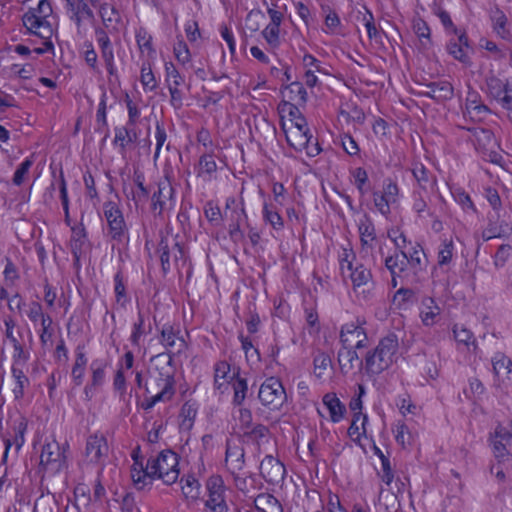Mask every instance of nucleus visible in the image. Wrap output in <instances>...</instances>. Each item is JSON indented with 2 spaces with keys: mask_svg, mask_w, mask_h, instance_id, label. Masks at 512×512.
I'll return each instance as SVG.
<instances>
[{
  "mask_svg": "<svg viewBox=\"0 0 512 512\" xmlns=\"http://www.w3.org/2000/svg\"><path fill=\"white\" fill-rule=\"evenodd\" d=\"M453 256L452 241H443L438 251V265L444 266L451 262Z\"/></svg>",
  "mask_w": 512,
  "mask_h": 512,
  "instance_id": "5fc2aeb1",
  "label": "nucleus"
},
{
  "mask_svg": "<svg viewBox=\"0 0 512 512\" xmlns=\"http://www.w3.org/2000/svg\"><path fill=\"white\" fill-rule=\"evenodd\" d=\"M207 500L205 507L210 512H227L226 486L220 475H212L206 480Z\"/></svg>",
  "mask_w": 512,
  "mask_h": 512,
  "instance_id": "423d86ee",
  "label": "nucleus"
},
{
  "mask_svg": "<svg viewBox=\"0 0 512 512\" xmlns=\"http://www.w3.org/2000/svg\"><path fill=\"white\" fill-rule=\"evenodd\" d=\"M358 230L362 246L372 247L376 239V233L374 224L367 214H364L359 220Z\"/></svg>",
  "mask_w": 512,
  "mask_h": 512,
  "instance_id": "cd10ccee",
  "label": "nucleus"
},
{
  "mask_svg": "<svg viewBox=\"0 0 512 512\" xmlns=\"http://www.w3.org/2000/svg\"><path fill=\"white\" fill-rule=\"evenodd\" d=\"M22 21L30 33L42 39H49L52 36L53 30L49 21L47 19H38L33 12H26L22 17Z\"/></svg>",
  "mask_w": 512,
  "mask_h": 512,
  "instance_id": "dca6fc26",
  "label": "nucleus"
},
{
  "mask_svg": "<svg viewBox=\"0 0 512 512\" xmlns=\"http://www.w3.org/2000/svg\"><path fill=\"white\" fill-rule=\"evenodd\" d=\"M230 371V365L226 361H219L214 366V387L220 393H224L229 382L236 378V375L234 373L231 375Z\"/></svg>",
  "mask_w": 512,
  "mask_h": 512,
  "instance_id": "412c9836",
  "label": "nucleus"
},
{
  "mask_svg": "<svg viewBox=\"0 0 512 512\" xmlns=\"http://www.w3.org/2000/svg\"><path fill=\"white\" fill-rule=\"evenodd\" d=\"M354 259L355 254L352 250L343 249V252L340 255V269L343 276H346V274L354 267Z\"/></svg>",
  "mask_w": 512,
  "mask_h": 512,
  "instance_id": "0e129e2a",
  "label": "nucleus"
},
{
  "mask_svg": "<svg viewBox=\"0 0 512 512\" xmlns=\"http://www.w3.org/2000/svg\"><path fill=\"white\" fill-rule=\"evenodd\" d=\"M231 221L229 225V235L232 240L243 239L244 234L240 229L241 223L247 219L244 207L233 209L228 217Z\"/></svg>",
  "mask_w": 512,
  "mask_h": 512,
  "instance_id": "393cba45",
  "label": "nucleus"
},
{
  "mask_svg": "<svg viewBox=\"0 0 512 512\" xmlns=\"http://www.w3.org/2000/svg\"><path fill=\"white\" fill-rule=\"evenodd\" d=\"M289 91L288 98L291 101H296L300 104H305L307 101V92L304 88L303 84L300 82H292L290 85L286 87Z\"/></svg>",
  "mask_w": 512,
  "mask_h": 512,
  "instance_id": "09e8293b",
  "label": "nucleus"
},
{
  "mask_svg": "<svg viewBox=\"0 0 512 512\" xmlns=\"http://www.w3.org/2000/svg\"><path fill=\"white\" fill-rule=\"evenodd\" d=\"M367 340V333L359 320L346 323L341 327L340 342L343 346L362 349L366 347Z\"/></svg>",
  "mask_w": 512,
  "mask_h": 512,
  "instance_id": "9b49d317",
  "label": "nucleus"
},
{
  "mask_svg": "<svg viewBox=\"0 0 512 512\" xmlns=\"http://www.w3.org/2000/svg\"><path fill=\"white\" fill-rule=\"evenodd\" d=\"M103 210L110 237L119 243L123 242L127 238V226L121 210L111 201L104 204Z\"/></svg>",
  "mask_w": 512,
  "mask_h": 512,
  "instance_id": "0eeeda50",
  "label": "nucleus"
},
{
  "mask_svg": "<svg viewBox=\"0 0 512 512\" xmlns=\"http://www.w3.org/2000/svg\"><path fill=\"white\" fill-rule=\"evenodd\" d=\"M136 42L141 50L146 49L150 52H154L152 48V36L149 35L145 29L140 28L136 32Z\"/></svg>",
  "mask_w": 512,
  "mask_h": 512,
  "instance_id": "338daca9",
  "label": "nucleus"
},
{
  "mask_svg": "<svg viewBox=\"0 0 512 512\" xmlns=\"http://www.w3.org/2000/svg\"><path fill=\"white\" fill-rule=\"evenodd\" d=\"M137 139L138 135L133 126L127 124V126L115 128L113 144L119 146L121 153H125L126 147L129 144L135 143Z\"/></svg>",
  "mask_w": 512,
  "mask_h": 512,
  "instance_id": "b1692460",
  "label": "nucleus"
},
{
  "mask_svg": "<svg viewBox=\"0 0 512 512\" xmlns=\"http://www.w3.org/2000/svg\"><path fill=\"white\" fill-rule=\"evenodd\" d=\"M498 103L504 110H506L507 117L512 121V84L506 91H504V94Z\"/></svg>",
  "mask_w": 512,
  "mask_h": 512,
  "instance_id": "774afa93",
  "label": "nucleus"
},
{
  "mask_svg": "<svg viewBox=\"0 0 512 512\" xmlns=\"http://www.w3.org/2000/svg\"><path fill=\"white\" fill-rule=\"evenodd\" d=\"M245 452L244 448L231 441H227L226 443V451H225V463L228 466V470L231 474H235L240 472L245 465Z\"/></svg>",
  "mask_w": 512,
  "mask_h": 512,
  "instance_id": "2eb2a0df",
  "label": "nucleus"
},
{
  "mask_svg": "<svg viewBox=\"0 0 512 512\" xmlns=\"http://www.w3.org/2000/svg\"><path fill=\"white\" fill-rule=\"evenodd\" d=\"M4 325H5L6 338L11 342V344L18 342L19 339H18L17 335L19 337H21L22 334H21L20 330H17L15 332V328L17 326L16 321L11 316H7L4 318Z\"/></svg>",
  "mask_w": 512,
  "mask_h": 512,
  "instance_id": "13d9d810",
  "label": "nucleus"
},
{
  "mask_svg": "<svg viewBox=\"0 0 512 512\" xmlns=\"http://www.w3.org/2000/svg\"><path fill=\"white\" fill-rule=\"evenodd\" d=\"M132 457L135 462L131 470V477L135 485L138 486V489H143L146 485L151 484V481L154 479L153 475L149 471V463L147 462L146 467H144L142 462L138 461L135 451L133 452Z\"/></svg>",
  "mask_w": 512,
  "mask_h": 512,
  "instance_id": "4be33fe9",
  "label": "nucleus"
},
{
  "mask_svg": "<svg viewBox=\"0 0 512 512\" xmlns=\"http://www.w3.org/2000/svg\"><path fill=\"white\" fill-rule=\"evenodd\" d=\"M262 35L271 47H277L280 43L279 27L276 25H267L262 31Z\"/></svg>",
  "mask_w": 512,
  "mask_h": 512,
  "instance_id": "680f3d73",
  "label": "nucleus"
},
{
  "mask_svg": "<svg viewBox=\"0 0 512 512\" xmlns=\"http://www.w3.org/2000/svg\"><path fill=\"white\" fill-rule=\"evenodd\" d=\"M258 398L263 406L278 411L287 400V394L281 381L275 377L267 378L260 386Z\"/></svg>",
  "mask_w": 512,
  "mask_h": 512,
  "instance_id": "20e7f679",
  "label": "nucleus"
},
{
  "mask_svg": "<svg viewBox=\"0 0 512 512\" xmlns=\"http://www.w3.org/2000/svg\"><path fill=\"white\" fill-rule=\"evenodd\" d=\"M323 404L329 410L333 422H339L346 412L345 405L341 403L335 393H327L323 396Z\"/></svg>",
  "mask_w": 512,
  "mask_h": 512,
  "instance_id": "a878e982",
  "label": "nucleus"
},
{
  "mask_svg": "<svg viewBox=\"0 0 512 512\" xmlns=\"http://www.w3.org/2000/svg\"><path fill=\"white\" fill-rule=\"evenodd\" d=\"M510 438V434L507 431L502 429L495 431V436L492 439L493 453L494 456L499 461H504L509 457V453L506 449V445L503 443V440H507Z\"/></svg>",
  "mask_w": 512,
  "mask_h": 512,
  "instance_id": "f704fd0d",
  "label": "nucleus"
},
{
  "mask_svg": "<svg viewBox=\"0 0 512 512\" xmlns=\"http://www.w3.org/2000/svg\"><path fill=\"white\" fill-rule=\"evenodd\" d=\"M155 362L150 371V388L154 390L159 388L160 392H166L167 395L175 394V367L172 360V353L169 356L158 354L152 358Z\"/></svg>",
  "mask_w": 512,
  "mask_h": 512,
  "instance_id": "f03ea898",
  "label": "nucleus"
},
{
  "mask_svg": "<svg viewBox=\"0 0 512 512\" xmlns=\"http://www.w3.org/2000/svg\"><path fill=\"white\" fill-rule=\"evenodd\" d=\"M87 235L83 226L72 227V236L70 240L71 253L76 262L79 261L83 247L86 243Z\"/></svg>",
  "mask_w": 512,
  "mask_h": 512,
  "instance_id": "c85d7f7f",
  "label": "nucleus"
},
{
  "mask_svg": "<svg viewBox=\"0 0 512 512\" xmlns=\"http://www.w3.org/2000/svg\"><path fill=\"white\" fill-rule=\"evenodd\" d=\"M488 112V107L478 101V95L475 92L468 93L465 103L464 116L469 117L472 121L482 120L483 116Z\"/></svg>",
  "mask_w": 512,
  "mask_h": 512,
  "instance_id": "5701e85b",
  "label": "nucleus"
},
{
  "mask_svg": "<svg viewBox=\"0 0 512 512\" xmlns=\"http://www.w3.org/2000/svg\"><path fill=\"white\" fill-rule=\"evenodd\" d=\"M13 346V364L12 366H25L27 361L29 360V352L24 350L23 345L20 343V341L15 342L12 344Z\"/></svg>",
  "mask_w": 512,
  "mask_h": 512,
  "instance_id": "6e6d98bb",
  "label": "nucleus"
},
{
  "mask_svg": "<svg viewBox=\"0 0 512 512\" xmlns=\"http://www.w3.org/2000/svg\"><path fill=\"white\" fill-rule=\"evenodd\" d=\"M373 201H374L376 208L382 215L387 216L388 214H390V212H391L390 205L394 204V203L391 201H388V199L385 197V195L383 193L374 192L373 193Z\"/></svg>",
  "mask_w": 512,
  "mask_h": 512,
  "instance_id": "052dcab7",
  "label": "nucleus"
},
{
  "mask_svg": "<svg viewBox=\"0 0 512 512\" xmlns=\"http://www.w3.org/2000/svg\"><path fill=\"white\" fill-rule=\"evenodd\" d=\"M134 182L137 185V190L132 191V200L135 205L146 203L149 198V191L144 186V176L141 173H135Z\"/></svg>",
  "mask_w": 512,
  "mask_h": 512,
  "instance_id": "ea45409f",
  "label": "nucleus"
},
{
  "mask_svg": "<svg viewBox=\"0 0 512 512\" xmlns=\"http://www.w3.org/2000/svg\"><path fill=\"white\" fill-rule=\"evenodd\" d=\"M157 253L160 256L161 267L164 273L171 269L172 262L177 264L184 258V250L179 242L167 236L161 237L157 245Z\"/></svg>",
  "mask_w": 512,
  "mask_h": 512,
  "instance_id": "6e6552de",
  "label": "nucleus"
},
{
  "mask_svg": "<svg viewBox=\"0 0 512 512\" xmlns=\"http://www.w3.org/2000/svg\"><path fill=\"white\" fill-rule=\"evenodd\" d=\"M286 140L296 151H305L310 157H315L321 152V148L310 132L304 130L288 129L285 130Z\"/></svg>",
  "mask_w": 512,
  "mask_h": 512,
  "instance_id": "1a4fd4ad",
  "label": "nucleus"
},
{
  "mask_svg": "<svg viewBox=\"0 0 512 512\" xmlns=\"http://www.w3.org/2000/svg\"><path fill=\"white\" fill-rule=\"evenodd\" d=\"M441 313V308L438 306L434 298L424 297L420 304V318L425 326H432L437 323Z\"/></svg>",
  "mask_w": 512,
  "mask_h": 512,
  "instance_id": "aec40b11",
  "label": "nucleus"
},
{
  "mask_svg": "<svg viewBox=\"0 0 512 512\" xmlns=\"http://www.w3.org/2000/svg\"><path fill=\"white\" fill-rule=\"evenodd\" d=\"M174 193V189L171 183L165 179L158 183V190L155 191L152 195V206L153 209L156 210L157 206H159L160 211L163 209L165 204V200L171 199Z\"/></svg>",
  "mask_w": 512,
  "mask_h": 512,
  "instance_id": "7c9ffc66",
  "label": "nucleus"
},
{
  "mask_svg": "<svg viewBox=\"0 0 512 512\" xmlns=\"http://www.w3.org/2000/svg\"><path fill=\"white\" fill-rule=\"evenodd\" d=\"M421 94L438 102H444L453 97L454 88L448 81L430 82L425 84V90Z\"/></svg>",
  "mask_w": 512,
  "mask_h": 512,
  "instance_id": "f3484780",
  "label": "nucleus"
},
{
  "mask_svg": "<svg viewBox=\"0 0 512 512\" xmlns=\"http://www.w3.org/2000/svg\"><path fill=\"white\" fill-rule=\"evenodd\" d=\"M146 334L145 320L141 312L138 313V319L133 324L132 333L130 335V342L133 346L139 347L141 338Z\"/></svg>",
  "mask_w": 512,
  "mask_h": 512,
  "instance_id": "49530a36",
  "label": "nucleus"
},
{
  "mask_svg": "<svg viewBox=\"0 0 512 512\" xmlns=\"http://www.w3.org/2000/svg\"><path fill=\"white\" fill-rule=\"evenodd\" d=\"M511 232L512 227L508 223L497 224L490 219L487 227L482 231V239L489 241L493 238H503L509 236Z\"/></svg>",
  "mask_w": 512,
  "mask_h": 512,
  "instance_id": "c756f323",
  "label": "nucleus"
},
{
  "mask_svg": "<svg viewBox=\"0 0 512 512\" xmlns=\"http://www.w3.org/2000/svg\"><path fill=\"white\" fill-rule=\"evenodd\" d=\"M106 367L107 362L104 359H95L90 364V370L92 372L91 383L84 388L87 399H91L96 388L103 385Z\"/></svg>",
  "mask_w": 512,
  "mask_h": 512,
  "instance_id": "a211bd4d",
  "label": "nucleus"
},
{
  "mask_svg": "<svg viewBox=\"0 0 512 512\" xmlns=\"http://www.w3.org/2000/svg\"><path fill=\"white\" fill-rule=\"evenodd\" d=\"M367 420V416L362 415L361 412L354 413L352 423L348 429V434L351 437L356 435L357 437L354 439L355 441L360 438L361 434H366Z\"/></svg>",
  "mask_w": 512,
  "mask_h": 512,
  "instance_id": "37998d69",
  "label": "nucleus"
},
{
  "mask_svg": "<svg viewBox=\"0 0 512 512\" xmlns=\"http://www.w3.org/2000/svg\"><path fill=\"white\" fill-rule=\"evenodd\" d=\"M314 364V372L315 374L320 377L325 371L328 366L331 364V359L328 354L326 353H318L313 360Z\"/></svg>",
  "mask_w": 512,
  "mask_h": 512,
  "instance_id": "e2e57ef3",
  "label": "nucleus"
},
{
  "mask_svg": "<svg viewBox=\"0 0 512 512\" xmlns=\"http://www.w3.org/2000/svg\"><path fill=\"white\" fill-rule=\"evenodd\" d=\"M3 275L5 282L8 285H14L20 277L16 265L9 258H6V265L3 271Z\"/></svg>",
  "mask_w": 512,
  "mask_h": 512,
  "instance_id": "bf43d9fd",
  "label": "nucleus"
},
{
  "mask_svg": "<svg viewBox=\"0 0 512 512\" xmlns=\"http://www.w3.org/2000/svg\"><path fill=\"white\" fill-rule=\"evenodd\" d=\"M96 7H98V13L105 27L108 28L120 22V13L114 6L106 2L101 4L98 2Z\"/></svg>",
  "mask_w": 512,
  "mask_h": 512,
  "instance_id": "c9c22d12",
  "label": "nucleus"
},
{
  "mask_svg": "<svg viewBox=\"0 0 512 512\" xmlns=\"http://www.w3.org/2000/svg\"><path fill=\"white\" fill-rule=\"evenodd\" d=\"M407 265L405 250L396 251L385 259V267L390 271L391 275H400L401 272L405 271Z\"/></svg>",
  "mask_w": 512,
  "mask_h": 512,
  "instance_id": "473e14b6",
  "label": "nucleus"
},
{
  "mask_svg": "<svg viewBox=\"0 0 512 512\" xmlns=\"http://www.w3.org/2000/svg\"><path fill=\"white\" fill-rule=\"evenodd\" d=\"M200 483L193 477L188 476L182 485V493L186 499L196 500L199 497Z\"/></svg>",
  "mask_w": 512,
  "mask_h": 512,
  "instance_id": "de8ad7c7",
  "label": "nucleus"
},
{
  "mask_svg": "<svg viewBox=\"0 0 512 512\" xmlns=\"http://www.w3.org/2000/svg\"><path fill=\"white\" fill-rule=\"evenodd\" d=\"M412 174L422 189H426L427 185L431 182V175L429 171L421 163H416L413 166Z\"/></svg>",
  "mask_w": 512,
  "mask_h": 512,
  "instance_id": "3c124183",
  "label": "nucleus"
},
{
  "mask_svg": "<svg viewBox=\"0 0 512 512\" xmlns=\"http://www.w3.org/2000/svg\"><path fill=\"white\" fill-rule=\"evenodd\" d=\"M493 372L498 379H504L512 371V361L502 353H496L492 358Z\"/></svg>",
  "mask_w": 512,
  "mask_h": 512,
  "instance_id": "72a5a7b5",
  "label": "nucleus"
},
{
  "mask_svg": "<svg viewBox=\"0 0 512 512\" xmlns=\"http://www.w3.org/2000/svg\"><path fill=\"white\" fill-rule=\"evenodd\" d=\"M166 82L168 86H181L184 83V78L180 75L173 63L165 64Z\"/></svg>",
  "mask_w": 512,
  "mask_h": 512,
  "instance_id": "4d7b16f0",
  "label": "nucleus"
},
{
  "mask_svg": "<svg viewBox=\"0 0 512 512\" xmlns=\"http://www.w3.org/2000/svg\"><path fill=\"white\" fill-rule=\"evenodd\" d=\"M487 51L492 52L496 59L506 58L508 55L512 56V51L505 45L499 47L496 43L490 40H484L481 44Z\"/></svg>",
  "mask_w": 512,
  "mask_h": 512,
  "instance_id": "603ef678",
  "label": "nucleus"
},
{
  "mask_svg": "<svg viewBox=\"0 0 512 512\" xmlns=\"http://www.w3.org/2000/svg\"><path fill=\"white\" fill-rule=\"evenodd\" d=\"M34 160L31 157L26 158L16 169L14 172L12 182L15 186H21L27 175L29 174L30 168L32 167Z\"/></svg>",
  "mask_w": 512,
  "mask_h": 512,
  "instance_id": "a18cd8bd",
  "label": "nucleus"
},
{
  "mask_svg": "<svg viewBox=\"0 0 512 512\" xmlns=\"http://www.w3.org/2000/svg\"><path fill=\"white\" fill-rule=\"evenodd\" d=\"M108 444L104 435L93 434L87 438L85 455L91 463H101L108 456Z\"/></svg>",
  "mask_w": 512,
  "mask_h": 512,
  "instance_id": "4468645a",
  "label": "nucleus"
},
{
  "mask_svg": "<svg viewBox=\"0 0 512 512\" xmlns=\"http://www.w3.org/2000/svg\"><path fill=\"white\" fill-rule=\"evenodd\" d=\"M407 264L414 270V273L417 274L426 269V259L425 253L420 246V244L416 243L411 249L406 252Z\"/></svg>",
  "mask_w": 512,
  "mask_h": 512,
  "instance_id": "bb28decb",
  "label": "nucleus"
},
{
  "mask_svg": "<svg viewBox=\"0 0 512 512\" xmlns=\"http://www.w3.org/2000/svg\"><path fill=\"white\" fill-rule=\"evenodd\" d=\"M12 376L16 381V386L13 388V395L15 399H22L24 396V389L29 385V379L23 371V366H12Z\"/></svg>",
  "mask_w": 512,
  "mask_h": 512,
  "instance_id": "4c0bfd02",
  "label": "nucleus"
},
{
  "mask_svg": "<svg viewBox=\"0 0 512 512\" xmlns=\"http://www.w3.org/2000/svg\"><path fill=\"white\" fill-rule=\"evenodd\" d=\"M86 364L87 358L85 356V353L83 352L82 348L78 346L76 349V360L71 372L73 381L77 386L81 385L83 382Z\"/></svg>",
  "mask_w": 512,
  "mask_h": 512,
  "instance_id": "e433bc0d",
  "label": "nucleus"
},
{
  "mask_svg": "<svg viewBox=\"0 0 512 512\" xmlns=\"http://www.w3.org/2000/svg\"><path fill=\"white\" fill-rule=\"evenodd\" d=\"M66 462L65 448L61 447L55 440L49 441L43 445L40 464L46 470L58 472Z\"/></svg>",
  "mask_w": 512,
  "mask_h": 512,
  "instance_id": "9d476101",
  "label": "nucleus"
},
{
  "mask_svg": "<svg viewBox=\"0 0 512 512\" xmlns=\"http://www.w3.org/2000/svg\"><path fill=\"white\" fill-rule=\"evenodd\" d=\"M174 55L175 58L182 65H186L191 61L190 51L186 45V43L182 39H178V41L174 45Z\"/></svg>",
  "mask_w": 512,
  "mask_h": 512,
  "instance_id": "864d4df0",
  "label": "nucleus"
},
{
  "mask_svg": "<svg viewBox=\"0 0 512 512\" xmlns=\"http://www.w3.org/2000/svg\"><path fill=\"white\" fill-rule=\"evenodd\" d=\"M264 221L270 224L275 230H281L284 227V222L279 213L273 208L272 205L265 204L263 207Z\"/></svg>",
  "mask_w": 512,
  "mask_h": 512,
  "instance_id": "c03bdc74",
  "label": "nucleus"
},
{
  "mask_svg": "<svg viewBox=\"0 0 512 512\" xmlns=\"http://www.w3.org/2000/svg\"><path fill=\"white\" fill-rule=\"evenodd\" d=\"M338 363L340 366V370L343 374H348L355 367L361 368L363 365L362 360H360L356 348L343 346L338 351Z\"/></svg>",
  "mask_w": 512,
  "mask_h": 512,
  "instance_id": "6ab92c4d",
  "label": "nucleus"
},
{
  "mask_svg": "<svg viewBox=\"0 0 512 512\" xmlns=\"http://www.w3.org/2000/svg\"><path fill=\"white\" fill-rule=\"evenodd\" d=\"M148 463L149 471L154 479H161L166 485H171L177 481L179 460L175 452L169 449L163 450L156 457H151Z\"/></svg>",
  "mask_w": 512,
  "mask_h": 512,
  "instance_id": "7ed1b4c3",
  "label": "nucleus"
},
{
  "mask_svg": "<svg viewBox=\"0 0 512 512\" xmlns=\"http://www.w3.org/2000/svg\"><path fill=\"white\" fill-rule=\"evenodd\" d=\"M468 38L465 33H461L458 35L457 40H450L447 45V50L450 55H452L455 59L466 62L467 53L465 49H468Z\"/></svg>",
  "mask_w": 512,
  "mask_h": 512,
  "instance_id": "2f4dec72",
  "label": "nucleus"
},
{
  "mask_svg": "<svg viewBox=\"0 0 512 512\" xmlns=\"http://www.w3.org/2000/svg\"><path fill=\"white\" fill-rule=\"evenodd\" d=\"M159 342L167 350L163 353L166 356L172 353V360L175 355H180L188 348V344L181 334L180 326L171 323L163 324L159 329Z\"/></svg>",
  "mask_w": 512,
  "mask_h": 512,
  "instance_id": "39448f33",
  "label": "nucleus"
},
{
  "mask_svg": "<svg viewBox=\"0 0 512 512\" xmlns=\"http://www.w3.org/2000/svg\"><path fill=\"white\" fill-rule=\"evenodd\" d=\"M285 473L284 465L271 455L265 456L260 463V475L269 484H280L284 480Z\"/></svg>",
  "mask_w": 512,
  "mask_h": 512,
  "instance_id": "f8f14e48",
  "label": "nucleus"
},
{
  "mask_svg": "<svg viewBox=\"0 0 512 512\" xmlns=\"http://www.w3.org/2000/svg\"><path fill=\"white\" fill-rule=\"evenodd\" d=\"M65 2L66 13L78 30L81 28L84 20H95L94 12L85 0H65Z\"/></svg>",
  "mask_w": 512,
  "mask_h": 512,
  "instance_id": "ddd939ff",
  "label": "nucleus"
},
{
  "mask_svg": "<svg viewBox=\"0 0 512 512\" xmlns=\"http://www.w3.org/2000/svg\"><path fill=\"white\" fill-rule=\"evenodd\" d=\"M512 83L503 82L502 80L496 77H490L487 79V90L489 95L494 98L497 102L501 99L506 91Z\"/></svg>",
  "mask_w": 512,
  "mask_h": 512,
  "instance_id": "a19ab883",
  "label": "nucleus"
},
{
  "mask_svg": "<svg viewBox=\"0 0 512 512\" xmlns=\"http://www.w3.org/2000/svg\"><path fill=\"white\" fill-rule=\"evenodd\" d=\"M398 349L399 343L395 334L382 338L378 345L366 354L367 373L377 375L388 369L394 363Z\"/></svg>",
  "mask_w": 512,
  "mask_h": 512,
  "instance_id": "f257e3e1",
  "label": "nucleus"
},
{
  "mask_svg": "<svg viewBox=\"0 0 512 512\" xmlns=\"http://www.w3.org/2000/svg\"><path fill=\"white\" fill-rule=\"evenodd\" d=\"M140 81L145 90L153 91L156 88L155 76L150 67H142Z\"/></svg>",
  "mask_w": 512,
  "mask_h": 512,
  "instance_id": "69168bd1",
  "label": "nucleus"
},
{
  "mask_svg": "<svg viewBox=\"0 0 512 512\" xmlns=\"http://www.w3.org/2000/svg\"><path fill=\"white\" fill-rule=\"evenodd\" d=\"M234 396L232 403L241 406L247 396L248 384L245 378L237 376L232 383Z\"/></svg>",
  "mask_w": 512,
  "mask_h": 512,
  "instance_id": "79ce46f5",
  "label": "nucleus"
},
{
  "mask_svg": "<svg viewBox=\"0 0 512 512\" xmlns=\"http://www.w3.org/2000/svg\"><path fill=\"white\" fill-rule=\"evenodd\" d=\"M350 277L354 286L366 285L372 279V274L369 269L362 264L353 267L347 274Z\"/></svg>",
  "mask_w": 512,
  "mask_h": 512,
  "instance_id": "58836bf2",
  "label": "nucleus"
},
{
  "mask_svg": "<svg viewBox=\"0 0 512 512\" xmlns=\"http://www.w3.org/2000/svg\"><path fill=\"white\" fill-rule=\"evenodd\" d=\"M114 282H115V296H116V302L120 304L122 307H125L128 299L126 295V288L124 284V279L122 272L119 271L114 276Z\"/></svg>",
  "mask_w": 512,
  "mask_h": 512,
  "instance_id": "8fccbe9b",
  "label": "nucleus"
}]
</instances>
